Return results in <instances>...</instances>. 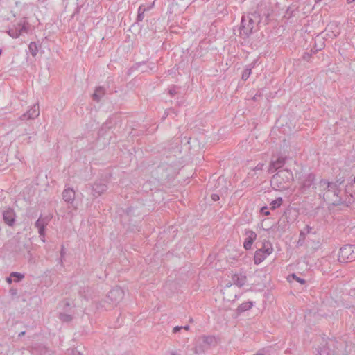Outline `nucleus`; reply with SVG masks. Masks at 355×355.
<instances>
[{
  "label": "nucleus",
  "mask_w": 355,
  "mask_h": 355,
  "mask_svg": "<svg viewBox=\"0 0 355 355\" xmlns=\"http://www.w3.org/2000/svg\"><path fill=\"white\" fill-rule=\"evenodd\" d=\"M293 180V173L288 170H282L274 175L271 180L272 187L277 191L288 189Z\"/></svg>",
  "instance_id": "f257e3e1"
},
{
  "label": "nucleus",
  "mask_w": 355,
  "mask_h": 355,
  "mask_svg": "<svg viewBox=\"0 0 355 355\" xmlns=\"http://www.w3.org/2000/svg\"><path fill=\"white\" fill-rule=\"evenodd\" d=\"M337 260L341 263H351L355 261V245H345L338 252Z\"/></svg>",
  "instance_id": "f03ea898"
},
{
  "label": "nucleus",
  "mask_w": 355,
  "mask_h": 355,
  "mask_svg": "<svg viewBox=\"0 0 355 355\" xmlns=\"http://www.w3.org/2000/svg\"><path fill=\"white\" fill-rule=\"evenodd\" d=\"M273 247L270 241H264L261 248L255 251L254 254V263L259 265L266 259L273 252Z\"/></svg>",
  "instance_id": "7ed1b4c3"
},
{
  "label": "nucleus",
  "mask_w": 355,
  "mask_h": 355,
  "mask_svg": "<svg viewBox=\"0 0 355 355\" xmlns=\"http://www.w3.org/2000/svg\"><path fill=\"white\" fill-rule=\"evenodd\" d=\"M231 281L233 284L241 287L247 282V275L243 271L233 272L231 274Z\"/></svg>",
  "instance_id": "20e7f679"
},
{
  "label": "nucleus",
  "mask_w": 355,
  "mask_h": 355,
  "mask_svg": "<svg viewBox=\"0 0 355 355\" xmlns=\"http://www.w3.org/2000/svg\"><path fill=\"white\" fill-rule=\"evenodd\" d=\"M244 236L243 248L246 250H249L252 248V244L257 239V234L253 230H245Z\"/></svg>",
  "instance_id": "39448f33"
},
{
  "label": "nucleus",
  "mask_w": 355,
  "mask_h": 355,
  "mask_svg": "<svg viewBox=\"0 0 355 355\" xmlns=\"http://www.w3.org/2000/svg\"><path fill=\"white\" fill-rule=\"evenodd\" d=\"M286 158L282 156L277 157L272 159L270 164L268 171L270 173H273L276 170L282 168L285 164Z\"/></svg>",
  "instance_id": "423d86ee"
},
{
  "label": "nucleus",
  "mask_w": 355,
  "mask_h": 355,
  "mask_svg": "<svg viewBox=\"0 0 355 355\" xmlns=\"http://www.w3.org/2000/svg\"><path fill=\"white\" fill-rule=\"evenodd\" d=\"M109 297L112 301H119L123 297V292L120 288H116L110 292Z\"/></svg>",
  "instance_id": "0eeeda50"
},
{
  "label": "nucleus",
  "mask_w": 355,
  "mask_h": 355,
  "mask_svg": "<svg viewBox=\"0 0 355 355\" xmlns=\"http://www.w3.org/2000/svg\"><path fill=\"white\" fill-rule=\"evenodd\" d=\"M3 219L5 222L9 225H12L15 221V212L12 209H8L3 213Z\"/></svg>",
  "instance_id": "6e6552de"
},
{
  "label": "nucleus",
  "mask_w": 355,
  "mask_h": 355,
  "mask_svg": "<svg viewBox=\"0 0 355 355\" xmlns=\"http://www.w3.org/2000/svg\"><path fill=\"white\" fill-rule=\"evenodd\" d=\"M62 196L66 202H71L75 198V191L71 189H65Z\"/></svg>",
  "instance_id": "1a4fd4ad"
},
{
  "label": "nucleus",
  "mask_w": 355,
  "mask_h": 355,
  "mask_svg": "<svg viewBox=\"0 0 355 355\" xmlns=\"http://www.w3.org/2000/svg\"><path fill=\"white\" fill-rule=\"evenodd\" d=\"M282 202H283L282 198H281V197L277 198L276 199L273 200L270 203V209H275L277 208H279L282 205Z\"/></svg>",
  "instance_id": "9d476101"
},
{
  "label": "nucleus",
  "mask_w": 355,
  "mask_h": 355,
  "mask_svg": "<svg viewBox=\"0 0 355 355\" xmlns=\"http://www.w3.org/2000/svg\"><path fill=\"white\" fill-rule=\"evenodd\" d=\"M104 94V91L101 87L97 88L93 94V98L98 100L100 97Z\"/></svg>",
  "instance_id": "9b49d317"
},
{
  "label": "nucleus",
  "mask_w": 355,
  "mask_h": 355,
  "mask_svg": "<svg viewBox=\"0 0 355 355\" xmlns=\"http://www.w3.org/2000/svg\"><path fill=\"white\" fill-rule=\"evenodd\" d=\"M28 49H29V51H31V54L35 56L36 55L37 53V46L36 44V43L35 42H31L29 46H28Z\"/></svg>",
  "instance_id": "f8f14e48"
},
{
  "label": "nucleus",
  "mask_w": 355,
  "mask_h": 355,
  "mask_svg": "<svg viewBox=\"0 0 355 355\" xmlns=\"http://www.w3.org/2000/svg\"><path fill=\"white\" fill-rule=\"evenodd\" d=\"M320 187L322 188H329L331 186V183L327 182V180H322L320 183Z\"/></svg>",
  "instance_id": "ddd939ff"
},
{
  "label": "nucleus",
  "mask_w": 355,
  "mask_h": 355,
  "mask_svg": "<svg viewBox=\"0 0 355 355\" xmlns=\"http://www.w3.org/2000/svg\"><path fill=\"white\" fill-rule=\"evenodd\" d=\"M261 214L264 215V216H268L270 215V211H268V208L267 207H263L261 209Z\"/></svg>",
  "instance_id": "4468645a"
},
{
  "label": "nucleus",
  "mask_w": 355,
  "mask_h": 355,
  "mask_svg": "<svg viewBox=\"0 0 355 355\" xmlns=\"http://www.w3.org/2000/svg\"><path fill=\"white\" fill-rule=\"evenodd\" d=\"M11 277H12V278L17 277V279H15V281H18V280L22 279L23 276L19 273L14 272L11 275Z\"/></svg>",
  "instance_id": "2eb2a0df"
},
{
  "label": "nucleus",
  "mask_w": 355,
  "mask_h": 355,
  "mask_svg": "<svg viewBox=\"0 0 355 355\" xmlns=\"http://www.w3.org/2000/svg\"><path fill=\"white\" fill-rule=\"evenodd\" d=\"M250 73H251L250 70L246 71L245 73L243 74L242 78L247 79L248 78V76H250Z\"/></svg>",
  "instance_id": "dca6fc26"
},
{
  "label": "nucleus",
  "mask_w": 355,
  "mask_h": 355,
  "mask_svg": "<svg viewBox=\"0 0 355 355\" xmlns=\"http://www.w3.org/2000/svg\"><path fill=\"white\" fill-rule=\"evenodd\" d=\"M252 28H253V26H252V25H251V26H248V28H247L246 31H245V33L246 35H248V34L252 32Z\"/></svg>",
  "instance_id": "f3484780"
},
{
  "label": "nucleus",
  "mask_w": 355,
  "mask_h": 355,
  "mask_svg": "<svg viewBox=\"0 0 355 355\" xmlns=\"http://www.w3.org/2000/svg\"><path fill=\"white\" fill-rule=\"evenodd\" d=\"M33 115H35V116H37V115H38V110H37V109H36V108L33 109Z\"/></svg>",
  "instance_id": "a211bd4d"
},
{
  "label": "nucleus",
  "mask_w": 355,
  "mask_h": 355,
  "mask_svg": "<svg viewBox=\"0 0 355 355\" xmlns=\"http://www.w3.org/2000/svg\"><path fill=\"white\" fill-rule=\"evenodd\" d=\"M39 232L41 235H43V234H44V227H40Z\"/></svg>",
  "instance_id": "6ab92c4d"
},
{
  "label": "nucleus",
  "mask_w": 355,
  "mask_h": 355,
  "mask_svg": "<svg viewBox=\"0 0 355 355\" xmlns=\"http://www.w3.org/2000/svg\"><path fill=\"white\" fill-rule=\"evenodd\" d=\"M245 19H242V21H241V26H242V28L244 29L245 28Z\"/></svg>",
  "instance_id": "aec40b11"
},
{
  "label": "nucleus",
  "mask_w": 355,
  "mask_h": 355,
  "mask_svg": "<svg viewBox=\"0 0 355 355\" xmlns=\"http://www.w3.org/2000/svg\"><path fill=\"white\" fill-rule=\"evenodd\" d=\"M212 198H213V199H214V200H218V198H219L218 196H217V195H214V196H213V197H212Z\"/></svg>",
  "instance_id": "412c9836"
},
{
  "label": "nucleus",
  "mask_w": 355,
  "mask_h": 355,
  "mask_svg": "<svg viewBox=\"0 0 355 355\" xmlns=\"http://www.w3.org/2000/svg\"><path fill=\"white\" fill-rule=\"evenodd\" d=\"M354 1H355V0H347V3H351Z\"/></svg>",
  "instance_id": "4be33fe9"
},
{
  "label": "nucleus",
  "mask_w": 355,
  "mask_h": 355,
  "mask_svg": "<svg viewBox=\"0 0 355 355\" xmlns=\"http://www.w3.org/2000/svg\"><path fill=\"white\" fill-rule=\"evenodd\" d=\"M36 224H37V225L39 227V226H40V220H37Z\"/></svg>",
  "instance_id": "5701e85b"
},
{
  "label": "nucleus",
  "mask_w": 355,
  "mask_h": 355,
  "mask_svg": "<svg viewBox=\"0 0 355 355\" xmlns=\"http://www.w3.org/2000/svg\"><path fill=\"white\" fill-rule=\"evenodd\" d=\"M180 328L178 327H176L174 328V331H178Z\"/></svg>",
  "instance_id": "b1692460"
},
{
  "label": "nucleus",
  "mask_w": 355,
  "mask_h": 355,
  "mask_svg": "<svg viewBox=\"0 0 355 355\" xmlns=\"http://www.w3.org/2000/svg\"><path fill=\"white\" fill-rule=\"evenodd\" d=\"M8 282L10 283L12 282L11 278H8Z\"/></svg>",
  "instance_id": "393cba45"
},
{
  "label": "nucleus",
  "mask_w": 355,
  "mask_h": 355,
  "mask_svg": "<svg viewBox=\"0 0 355 355\" xmlns=\"http://www.w3.org/2000/svg\"><path fill=\"white\" fill-rule=\"evenodd\" d=\"M168 355H175V354H173V353H171V354H169Z\"/></svg>",
  "instance_id": "a878e982"
},
{
  "label": "nucleus",
  "mask_w": 355,
  "mask_h": 355,
  "mask_svg": "<svg viewBox=\"0 0 355 355\" xmlns=\"http://www.w3.org/2000/svg\"><path fill=\"white\" fill-rule=\"evenodd\" d=\"M298 282H300L301 283L302 282V281H301V279H297Z\"/></svg>",
  "instance_id": "bb28decb"
}]
</instances>
